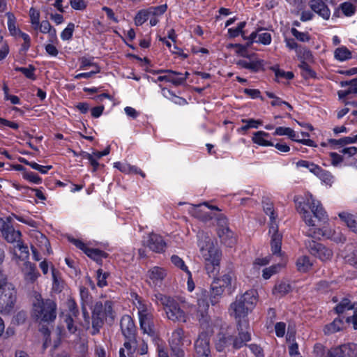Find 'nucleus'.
Returning a JSON list of instances; mask_svg holds the SVG:
<instances>
[{
    "mask_svg": "<svg viewBox=\"0 0 357 357\" xmlns=\"http://www.w3.org/2000/svg\"><path fill=\"white\" fill-rule=\"evenodd\" d=\"M340 86L347 89L340 90L337 92L340 98H344L350 94L357 96V78L349 82H341Z\"/></svg>",
    "mask_w": 357,
    "mask_h": 357,
    "instance_id": "nucleus-25",
    "label": "nucleus"
},
{
    "mask_svg": "<svg viewBox=\"0 0 357 357\" xmlns=\"http://www.w3.org/2000/svg\"><path fill=\"white\" fill-rule=\"evenodd\" d=\"M257 302V292L250 289L236 297L235 301L230 305L229 314L237 322L238 330L248 331L249 323L248 315L254 309Z\"/></svg>",
    "mask_w": 357,
    "mask_h": 357,
    "instance_id": "nucleus-3",
    "label": "nucleus"
},
{
    "mask_svg": "<svg viewBox=\"0 0 357 357\" xmlns=\"http://www.w3.org/2000/svg\"><path fill=\"white\" fill-rule=\"evenodd\" d=\"M29 17L31 26L33 29L38 30L40 23V13L34 8H31L29 10Z\"/></svg>",
    "mask_w": 357,
    "mask_h": 357,
    "instance_id": "nucleus-44",
    "label": "nucleus"
},
{
    "mask_svg": "<svg viewBox=\"0 0 357 357\" xmlns=\"http://www.w3.org/2000/svg\"><path fill=\"white\" fill-rule=\"evenodd\" d=\"M312 266V263L307 256H301L296 261V267L300 272H307Z\"/></svg>",
    "mask_w": 357,
    "mask_h": 357,
    "instance_id": "nucleus-37",
    "label": "nucleus"
},
{
    "mask_svg": "<svg viewBox=\"0 0 357 357\" xmlns=\"http://www.w3.org/2000/svg\"><path fill=\"white\" fill-rule=\"evenodd\" d=\"M137 344L135 340H128L119 350V357H132Z\"/></svg>",
    "mask_w": 357,
    "mask_h": 357,
    "instance_id": "nucleus-31",
    "label": "nucleus"
},
{
    "mask_svg": "<svg viewBox=\"0 0 357 357\" xmlns=\"http://www.w3.org/2000/svg\"><path fill=\"white\" fill-rule=\"evenodd\" d=\"M330 357H356L357 344L347 343L332 349L329 352Z\"/></svg>",
    "mask_w": 357,
    "mask_h": 357,
    "instance_id": "nucleus-17",
    "label": "nucleus"
},
{
    "mask_svg": "<svg viewBox=\"0 0 357 357\" xmlns=\"http://www.w3.org/2000/svg\"><path fill=\"white\" fill-rule=\"evenodd\" d=\"M276 136H287L291 140L299 142L302 144L308 146H314V143L312 140L309 139H300L299 135L292 128L289 127H277L273 132Z\"/></svg>",
    "mask_w": 357,
    "mask_h": 357,
    "instance_id": "nucleus-15",
    "label": "nucleus"
},
{
    "mask_svg": "<svg viewBox=\"0 0 357 357\" xmlns=\"http://www.w3.org/2000/svg\"><path fill=\"white\" fill-rule=\"evenodd\" d=\"M334 57L339 61H344L351 58V52L344 46H341L334 51Z\"/></svg>",
    "mask_w": 357,
    "mask_h": 357,
    "instance_id": "nucleus-34",
    "label": "nucleus"
},
{
    "mask_svg": "<svg viewBox=\"0 0 357 357\" xmlns=\"http://www.w3.org/2000/svg\"><path fill=\"white\" fill-rule=\"evenodd\" d=\"M236 64L239 67L250 70L252 72H258L264 69V61L258 59L255 54H252L239 59Z\"/></svg>",
    "mask_w": 357,
    "mask_h": 357,
    "instance_id": "nucleus-16",
    "label": "nucleus"
},
{
    "mask_svg": "<svg viewBox=\"0 0 357 357\" xmlns=\"http://www.w3.org/2000/svg\"><path fill=\"white\" fill-rule=\"evenodd\" d=\"M167 276V271L166 269L159 266H153L147 272L146 281L151 286H160Z\"/></svg>",
    "mask_w": 357,
    "mask_h": 357,
    "instance_id": "nucleus-18",
    "label": "nucleus"
},
{
    "mask_svg": "<svg viewBox=\"0 0 357 357\" xmlns=\"http://www.w3.org/2000/svg\"><path fill=\"white\" fill-rule=\"evenodd\" d=\"M232 282L231 273L223 275L221 278H215L211 283L210 301L212 305H215L219 301L225 289L230 287Z\"/></svg>",
    "mask_w": 357,
    "mask_h": 357,
    "instance_id": "nucleus-10",
    "label": "nucleus"
},
{
    "mask_svg": "<svg viewBox=\"0 0 357 357\" xmlns=\"http://www.w3.org/2000/svg\"><path fill=\"white\" fill-rule=\"evenodd\" d=\"M294 202L297 211L309 227V236L317 238L326 237L336 243L345 241L346 238L342 234H336L325 225L328 222V215L320 202L315 199L311 193H305L303 197H295Z\"/></svg>",
    "mask_w": 357,
    "mask_h": 357,
    "instance_id": "nucleus-1",
    "label": "nucleus"
},
{
    "mask_svg": "<svg viewBox=\"0 0 357 357\" xmlns=\"http://www.w3.org/2000/svg\"><path fill=\"white\" fill-rule=\"evenodd\" d=\"M91 67L93 70H100V67L93 61L92 59L86 58V57H82L80 59V70H86L89 68Z\"/></svg>",
    "mask_w": 357,
    "mask_h": 357,
    "instance_id": "nucleus-46",
    "label": "nucleus"
},
{
    "mask_svg": "<svg viewBox=\"0 0 357 357\" xmlns=\"http://www.w3.org/2000/svg\"><path fill=\"white\" fill-rule=\"evenodd\" d=\"M22 177L23 178L35 184H39L42 182V178L32 172L24 171L22 172Z\"/></svg>",
    "mask_w": 357,
    "mask_h": 357,
    "instance_id": "nucleus-50",
    "label": "nucleus"
},
{
    "mask_svg": "<svg viewBox=\"0 0 357 357\" xmlns=\"http://www.w3.org/2000/svg\"><path fill=\"white\" fill-rule=\"evenodd\" d=\"M38 29L41 33L48 34L50 42L54 43L57 41L56 31L48 21L43 20L40 22Z\"/></svg>",
    "mask_w": 357,
    "mask_h": 357,
    "instance_id": "nucleus-30",
    "label": "nucleus"
},
{
    "mask_svg": "<svg viewBox=\"0 0 357 357\" xmlns=\"http://www.w3.org/2000/svg\"><path fill=\"white\" fill-rule=\"evenodd\" d=\"M299 67L301 70V74L303 77H305V79L312 78L315 77V73L311 69L307 63L302 62L299 65Z\"/></svg>",
    "mask_w": 357,
    "mask_h": 357,
    "instance_id": "nucleus-49",
    "label": "nucleus"
},
{
    "mask_svg": "<svg viewBox=\"0 0 357 357\" xmlns=\"http://www.w3.org/2000/svg\"><path fill=\"white\" fill-rule=\"evenodd\" d=\"M263 208L265 213L270 218L268 233L271 236V250L274 255L280 254L282 234L278 233V225L275 221L277 215H275L273 205L270 202H264Z\"/></svg>",
    "mask_w": 357,
    "mask_h": 357,
    "instance_id": "nucleus-8",
    "label": "nucleus"
},
{
    "mask_svg": "<svg viewBox=\"0 0 357 357\" xmlns=\"http://www.w3.org/2000/svg\"><path fill=\"white\" fill-rule=\"evenodd\" d=\"M328 143L336 148H344L348 144H354V140L352 137L349 136L338 139H328Z\"/></svg>",
    "mask_w": 357,
    "mask_h": 357,
    "instance_id": "nucleus-39",
    "label": "nucleus"
},
{
    "mask_svg": "<svg viewBox=\"0 0 357 357\" xmlns=\"http://www.w3.org/2000/svg\"><path fill=\"white\" fill-rule=\"evenodd\" d=\"M107 278V273H103L102 269H98L97 271V284L100 287H103L107 285L106 279Z\"/></svg>",
    "mask_w": 357,
    "mask_h": 357,
    "instance_id": "nucleus-61",
    "label": "nucleus"
},
{
    "mask_svg": "<svg viewBox=\"0 0 357 357\" xmlns=\"http://www.w3.org/2000/svg\"><path fill=\"white\" fill-rule=\"evenodd\" d=\"M70 241L93 260L98 261L102 258H106L107 257V254L105 252L98 249L90 248L87 244L84 243L79 239L72 238H70Z\"/></svg>",
    "mask_w": 357,
    "mask_h": 357,
    "instance_id": "nucleus-14",
    "label": "nucleus"
},
{
    "mask_svg": "<svg viewBox=\"0 0 357 357\" xmlns=\"http://www.w3.org/2000/svg\"><path fill=\"white\" fill-rule=\"evenodd\" d=\"M238 336L234 337L229 331L220 333L215 340V346L218 351H230L232 349H238L251 340L248 331L238 330Z\"/></svg>",
    "mask_w": 357,
    "mask_h": 357,
    "instance_id": "nucleus-5",
    "label": "nucleus"
},
{
    "mask_svg": "<svg viewBox=\"0 0 357 357\" xmlns=\"http://www.w3.org/2000/svg\"><path fill=\"white\" fill-rule=\"evenodd\" d=\"M269 262L270 258L268 257L257 258L253 263V268L257 273H259V269L260 267L267 265Z\"/></svg>",
    "mask_w": 357,
    "mask_h": 357,
    "instance_id": "nucleus-58",
    "label": "nucleus"
},
{
    "mask_svg": "<svg viewBox=\"0 0 357 357\" xmlns=\"http://www.w3.org/2000/svg\"><path fill=\"white\" fill-rule=\"evenodd\" d=\"M75 29V24L73 23H69L67 26L63 30L61 33V38L63 40H70L72 36Z\"/></svg>",
    "mask_w": 357,
    "mask_h": 357,
    "instance_id": "nucleus-51",
    "label": "nucleus"
},
{
    "mask_svg": "<svg viewBox=\"0 0 357 357\" xmlns=\"http://www.w3.org/2000/svg\"><path fill=\"white\" fill-rule=\"evenodd\" d=\"M270 134L265 131H257L253 133L252 141L253 143L264 147L273 146V143L269 139Z\"/></svg>",
    "mask_w": 357,
    "mask_h": 357,
    "instance_id": "nucleus-26",
    "label": "nucleus"
},
{
    "mask_svg": "<svg viewBox=\"0 0 357 357\" xmlns=\"http://www.w3.org/2000/svg\"><path fill=\"white\" fill-rule=\"evenodd\" d=\"M272 69L274 71L275 75L278 79H291L294 77L293 73L290 71L285 72L276 67H274Z\"/></svg>",
    "mask_w": 357,
    "mask_h": 357,
    "instance_id": "nucleus-52",
    "label": "nucleus"
},
{
    "mask_svg": "<svg viewBox=\"0 0 357 357\" xmlns=\"http://www.w3.org/2000/svg\"><path fill=\"white\" fill-rule=\"evenodd\" d=\"M284 266V263L278 264L263 270L262 276L265 280L269 279L273 274L278 273L279 270Z\"/></svg>",
    "mask_w": 357,
    "mask_h": 357,
    "instance_id": "nucleus-43",
    "label": "nucleus"
},
{
    "mask_svg": "<svg viewBox=\"0 0 357 357\" xmlns=\"http://www.w3.org/2000/svg\"><path fill=\"white\" fill-rule=\"evenodd\" d=\"M157 298L164 306V310L169 319L185 323L189 317H191L193 319L198 321L204 329L208 328L210 319L208 315V304L205 299H198L196 306L188 305V315H187L173 299L162 294L157 296Z\"/></svg>",
    "mask_w": 357,
    "mask_h": 357,
    "instance_id": "nucleus-2",
    "label": "nucleus"
},
{
    "mask_svg": "<svg viewBox=\"0 0 357 357\" xmlns=\"http://www.w3.org/2000/svg\"><path fill=\"white\" fill-rule=\"evenodd\" d=\"M340 8L344 15L348 17L353 15L356 10V7L350 2L342 3Z\"/></svg>",
    "mask_w": 357,
    "mask_h": 357,
    "instance_id": "nucleus-55",
    "label": "nucleus"
},
{
    "mask_svg": "<svg viewBox=\"0 0 357 357\" xmlns=\"http://www.w3.org/2000/svg\"><path fill=\"white\" fill-rule=\"evenodd\" d=\"M146 243L150 250L155 252H162L166 248V243L162 236L155 234H150Z\"/></svg>",
    "mask_w": 357,
    "mask_h": 357,
    "instance_id": "nucleus-22",
    "label": "nucleus"
},
{
    "mask_svg": "<svg viewBox=\"0 0 357 357\" xmlns=\"http://www.w3.org/2000/svg\"><path fill=\"white\" fill-rule=\"evenodd\" d=\"M82 156L84 158L87 159L90 162V164L92 165V167L93 168V171H96L98 169V166H99V162L97 160L98 159H96L93 156V155L86 153V152H83Z\"/></svg>",
    "mask_w": 357,
    "mask_h": 357,
    "instance_id": "nucleus-62",
    "label": "nucleus"
},
{
    "mask_svg": "<svg viewBox=\"0 0 357 357\" xmlns=\"http://www.w3.org/2000/svg\"><path fill=\"white\" fill-rule=\"evenodd\" d=\"M149 18V15L148 13L147 8L142 9L139 10L134 19V22L136 26L142 25Z\"/></svg>",
    "mask_w": 357,
    "mask_h": 357,
    "instance_id": "nucleus-45",
    "label": "nucleus"
},
{
    "mask_svg": "<svg viewBox=\"0 0 357 357\" xmlns=\"http://www.w3.org/2000/svg\"><path fill=\"white\" fill-rule=\"evenodd\" d=\"M12 218L11 217H6V218H0V231L3 234L6 230L9 229V228L13 226L11 223Z\"/></svg>",
    "mask_w": 357,
    "mask_h": 357,
    "instance_id": "nucleus-59",
    "label": "nucleus"
},
{
    "mask_svg": "<svg viewBox=\"0 0 357 357\" xmlns=\"http://www.w3.org/2000/svg\"><path fill=\"white\" fill-rule=\"evenodd\" d=\"M195 349L197 354H210L209 337L206 333H199L195 342Z\"/></svg>",
    "mask_w": 357,
    "mask_h": 357,
    "instance_id": "nucleus-24",
    "label": "nucleus"
},
{
    "mask_svg": "<svg viewBox=\"0 0 357 357\" xmlns=\"http://www.w3.org/2000/svg\"><path fill=\"white\" fill-rule=\"evenodd\" d=\"M114 167L119 169L120 172L130 174H139L142 177H145V174L137 167L130 165V164L127 162H116L114 163Z\"/></svg>",
    "mask_w": 357,
    "mask_h": 357,
    "instance_id": "nucleus-27",
    "label": "nucleus"
},
{
    "mask_svg": "<svg viewBox=\"0 0 357 357\" xmlns=\"http://www.w3.org/2000/svg\"><path fill=\"white\" fill-rule=\"evenodd\" d=\"M249 39L250 40L251 43H257L267 45L271 42V36L270 33L260 30L257 32L252 33Z\"/></svg>",
    "mask_w": 357,
    "mask_h": 357,
    "instance_id": "nucleus-28",
    "label": "nucleus"
},
{
    "mask_svg": "<svg viewBox=\"0 0 357 357\" xmlns=\"http://www.w3.org/2000/svg\"><path fill=\"white\" fill-rule=\"evenodd\" d=\"M6 16H7V18H8V22H7L8 29V31H9L10 33L12 36H17L18 33H20V30L18 29L16 27V25H15V24H16L15 17L11 13H6Z\"/></svg>",
    "mask_w": 357,
    "mask_h": 357,
    "instance_id": "nucleus-40",
    "label": "nucleus"
},
{
    "mask_svg": "<svg viewBox=\"0 0 357 357\" xmlns=\"http://www.w3.org/2000/svg\"><path fill=\"white\" fill-rule=\"evenodd\" d=\"M218 224L222 227L218 230V235L222 241L229 246H231L234 243L233 238V233L227 227V220L225 217H220L218 220Z\"/></svg>",
    "mask_w": 357,
    "mask_h": 357,
    "instance_id": "nucleus-21",
    "label": "nucleus"
},
{
    "mask_svg": "<svg viewBox=\"0 0 357 357\" xmlns=\"http://www.w3.org/2000/svg\"><path fill=\"white\" fill-rule=\"evenodd\" d=\"M310 7L324 20H328L330 18L331 11L322 0H311Z\"/></svg>",
    "mask_w": 357,
    "mask_h": 357,
    "instance_id": "nucleus-23",
    "label": "nucleus"
},
{
    "mask_svg": "<svg viewBox=\"0 0 357 357\" xmlns=\"http://www.w3.org/2000/svg\"><path fill=\"white\" fill-rule=\"evenodd\" d=\"M291 33L297 40L301 42H308L310 39L307 33L299 31L296 28H292Z\"/></svg>",
    "mask_w": 357,
    "mask_h": 357,
    "instance_id": "nucleus-53",
    "label": "nucleus"
},
{
    "mask_svg": "<svg viewBox=\"0 0 357 357\" xmlns=\"http://www.w3.org/2000/svg\"><path fill=\"white\" fill-rule=\"evenodd\" d=\"M2 235L8 243H13L15 242L17 243L20 241L22 234L19 230L14 229L13 227L11 226Z\"/></svg>",
    "mask_w": 357,
    "mask_h": 357,
    "instance_id": "nucleus-33",
    "label": "nucleus"
},
{
    "mask_svg": "<svg viewBox=\"0 0 357 357\" xmlns=\"http://www.w3.org/2000/svg\"><path fill=\"white\" fill-rule=\"evenodd\" d=\"M296 165L297 167H303L307 169L311 173H312L314 175H316V174L320 169V167L318 166L317 165L303 160L298 161Z\"/></svg>",
    "mask_w": 357,
    "mask_h": 357,
    "instance_id": "nucleus-42",
    "label": "nucleus"
},
{
    "mask_svg": "<svg viewBox=\"0 0 357 357\" xmlns=\"http://www.w3.org/2000/svg\"><path fill=\"white\" fill-rule=\"evenodd\" d=\"M338 216L353 232L357 234V219L353 215L347 212H341Z\"/></svg>",
    "mask_w": 357,
    "mask_h": 357,
    "instance_id": "nucleus-32",
    "label": "nucleus"
},
{
    "mask_svg": "<svg viewBox=\"0 0 357 357\" xmlns=\"http://www.w3.org/2000/svg\"><path fill=\"white\" fill-rule=\"evenodd\" d=\"M167 8V6L166 4L148 8L147 10L149 15V17H156V18H158L160 16H161L165 13Z\"/></svg>",
    "mask_w": 357,
    "mask_h": 357,
    "instance_id": "nucleus-41",
    "label": "nucleus"
},
{
    "mask_svg": "<svg viewBox=\"0 0 357 357\" xmlns=\"http://www.w3.org/2000/svg\"><path fill=\"white\" fill-rule=\"evenodd\" d=\"M242 122L245 125L241 128L243 130H247L250 128H258L263 122L261 120H255L253 119H242Z\"/></svg>",
    "mask_w": 357,
    "mask_h": 357,
    "instance_id": "nucleus-48",
    "label": "nucleus"
},
{
    "mask_svg": "<svg viewBox=\"0 0 357 357\" xmlns=\"http://www.w3.org/2000/svg\"><path fill=\"white\" fill-rule=\"evenodd\" d=\"M155 73H165L166 74L165 75H160L155 80H153L155 83L158 82H171L175 86H178L183 84L185 82V77H182L181 73L176 71L172 70H160Z\"/></svg>",
    "mask_w": 357,
    "mask_h": 357,
    "instance_id": "nucleus-19",
    "label": "nucleus"
},
{
    "mask_svg": "<svg viewBox=\"0 0 357 357\" xmlns=\"http://www.w3.org/2000/svg\"><path fill=\"white\" fill-rule=\"evenodd\" d=\"M210 210L218 211V208L204 202L198 205H190L188 209L192 215L204 222L212 218Z\"/></svg>",
    "mask_w": 357,
    "mask_h": 357,
    "instance_id": "nucleus-12",
    "label": "nucleus"
},
{
    "mask_svg": "<svg viewBox=\"0 0 357 357\" xmlns=\"http://www.w3.org/2000/svg\"><path fill=\"white\" fill-rule=\"evenodd\" d=\"M114 317L115 314L110 301H107L104 304L101 302L96 303L93 308V334L98 332L99 328L101 327L104 320L111 324L113 322Z\"/></svg>",
    "mask_w": 357,
    "mask_h": 357,
    "instance_id": "nucleus-7",
    "label": "nucleus"
},
{
    "mask_svg": "<svg viewBox=\"0 0 357 357\" xmlns=\"http://www.w3.org/2000/svg\"><path fill=\"white\" fill-rule=\"evenodd\" d=\"M197 237L206 271L210 277H215L220 271L221 253L214 245L211 238L203 231L199 232Z\"/></svg>",
    "mask_w": 357,
    "mask_h": 357,
    "instance_id": "nucleus-4",
    "label": "nucleus"
},
{
    "mask_svg": "<svg viewBox=\"0 0 357 357\" xmlns=\"http://www.w3.org/2000/svg\"><path fill=\"white\" fill-rule=\"evenodd\" d=\"M79 294L83 303V310L85 311L84 305L89 304V294L88 289L85 287H81L79 288Z\"/></svg>",
    "mask_w": 357,
    "mask_h": 357,
    "instance_id": "nucleus-63",
    "label": "nucleus"
},
{
    "mask_svg": "<svg viewBox=\"0 0 357 357\" xmlns=\"http://www.w3.org/2000/svg\"><path fill=\"white\" fill-rule=\"evenodd\" d=\"M171 261L175 266L180 268L181 270L185 271L186 273H188V271H190L188 269L187 266L185 264V262L183 261V260L181 258H180L178 256L173 255L171 257Z\"/></svg>",
    "mask_w": 357,
    "mask_h": 357,
    "instance_id": "nucleus-57",
    "label": "nucleus"
},
{
    "mask_svg": "<svg viewBox=\"0 0 357 357\" xmlns=\"http://www.w3.org/2000/svg\"><path fill=\"white\" fill-rule=\"evenodd\" d=\"M135 299L133 303L138 310L141 329L143 331L144 333L152 335L154 330L151 307L149 305L144 303L137 295H135Z\"/></svg>",
    "mask_w": 357,
    "mask_h": 357,
    "instance_id": "nucleus-9",
    "label": "nucleus"
},
{
    "mask_svg": "<svg viewBox=\"0 0 357 357\" xmlns=\"http://www.w3.org/2000/svg\"><path fill=\"white\" fill-rule=\"evenodd\" d=\"M245 22H240L236 28L229 29L228 33H229V36L231 38H234V37L239 36L241 33L243 29L245 27Z\"/></svg>",
    "mask_w": 357,
    "mask_h": 357,
    "instance_id": "nucleus-60",
    "label": "nucleus"
},
{
    "mask_svg": "<svg viewBox=\"0 0 357 357\" xmlns=\"http://www.w3.org/2000/svg\"><path fill=\"white\" fill-rule=\"evenodd\" d=\"M323 183L331 186L334 183V176L328 171L322 169L321 167L316 175Z\"/></svg>",
    "mask_w": 357,
    "mask_h": 357,
    "instance_id": "nucleus-38",
    "label": "nucleus"
},
{
    "mask_svg": "<svg viewBox=\"0 0 357 357\" xmlns=\"http://www.w3.org/2000/svg\"><path fill=\"white\" fill-rule=\"evenodd\" d=\"M296 56L301 61V63L313 62V55L312 52L305 47H300L299 49L297 50Z\"/></svg>",
    "mask_w": 357,
    "mask_h": 357,
    "instance_id": "nucleus-36",
    "label": "nucleus"
},
{
    "mask_svg": "<svg viewBox=\"0 0 357 357\" xmlns=\"http://www.w3.org/2000/svg\"><path fill=\"white\" fill-rule=\"evenodd\" d=\"M183 335L184 331L181 328H177L172 333L169 340L171 357H183V351L181 347Z\"/></svg>",
    "mask_w": 357,
    "mask_h": 357,
    "instance_id": "nucleus-13",
    "label": "nucleus"
},
{
    "mask_svg": "<svg viewBox=\"0 0 357 357\" xmlns=\"http://www.w3.org/2000/svg\"><path fill=\"white\" fill-rule=\"evenodd\" d=\"M289 354L291 357H302L298 350V345L296 342L289 346Z\"/></svg>",
    "mask_w": 357,
    "mask_h": 357,
    "instance_id": "nucleus-64",
    "label": "nucleus"
},
{
    "mask_svg": "<svg viewBox=\"0 0 357 357\" xmlns=\"http://www.w3.org/2000/svg\"><path fill=\"white\" fill-rule=\"evenodd\" d=\"M16 71H19L22 73L24 76L29 79H35V75H34V67L32 66H29L27 68H23V67H16L15 68Z\"/></svg>",
    "mask_w": 357,
    "mask_h": 357,
    "instance_id": "nucleus-54",
    "label": "nucleus"
},
{
    "mask_svg": "<svg viewBox=\"0 0 357 357\" xmlns=\"http://www.w3.org/2000/svg\"><path fill=\"white\" fill-rule=\"evenodd\" d=\"M56 303L50 299L43 300L41 295L34 293L33 312L38 320L44 322L52 321L56 318Z\"/></svg>",
    "mask_w": 357,
    "mask_h": 357,
    "instance_id": "nucleus-6",
    "label": "nucleus"
},
{
    "mask_svg": "<svg viewBox=\"0 0 357 357\" xmlns=\"http://www.w3.org/2000/svg\"><path fill=\"white\" fill-rule=\"evenodd\" d=\"M121 329L123 335L128 340H135V326L129 315H124L122 317L120 322Z\"/></svg>",
    "mask_w": 357,
    "mask_h": 357,
    "instance_id": "nucleus-20",
    "label": "nucleus"
},
{
    "mask_svg": "<svg viewBox=\"0 0 357 357\" xmlns=\"http://www.w3.org/2000/svg\"><path fill=\"white\" fill-rule=\"evenodd\" d=\"M305 246L312 255L321 261H330L333 256V252L331 248L313 240L306 241Z\"/></svg>",
    "mask_w": 357,
    "mask_h": 357,
    "instance_id": "nucleus-11",
    "label": "nucleus"
},
{
    "mask_svg": "<svg viewBox=\"0 0 357 357\" xmlns=\"http://www.w3.org/2000/svg\"><path fill=\"white\" fill-rule=\"evenodd\" d=\"M344 323L340 319H335L334 321L325 326L324 332L325 334H331L340 331L343 328Z\"/></svg>",
    "mask_w": 357,
    "mask_h": 357,
    "instance_id": "nucleus-35",
    "label": "nucleus"
},
{
    "mask_svg": "<svg viewBox=\"0 0 357 357\" xmlns=\"http://www.w3.org/2000/svg\"><path fill=\"white\" fill-rule=\"evenodd\" d=\"M22 272L25 280L30 282H35L39 276V273L36 271L35 266L29 261H26L24 264Z\"/></svg>",
    "mask_w": 357,
    "mask_h": 357,
    "instance_id": "nucleus-29",
    "label": "nucleus"
},
{
    "mask_svg": "<svg viewBox=\"0 0 357 357\" xmlns=\"http://www.w3.org/2000/svg\"><path fill=\"white\" fill-rule=\"evenodd\" d=\"M291 290V286L286 282H280V284L275 285L273 293L274 294H285L288 293Z\"/></svg>",
    "mask_w": 357,
    "mask_h": 357,
    "instance_id": "nucleus-56",
    "label": "nucleus"
},
{
    "mask_svg": "<svg viewBox=\"0 0 357 357\" xmlns=\"http://www.w3.org/2000/svg\"><path fill=\"white\" fill-rule=\"evenodd\" d=\"M354 307L348 298H344L341 302L335 307V310L337 314L344 313L347 310H351Z\"/></svg>",
    "mask_w": 357,
    "mask_h": 357,
    "instance_id": "nucleus-47",
    "label": "nucleus"
}]
</instances>
